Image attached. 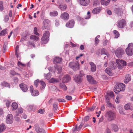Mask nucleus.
Masks as SVG:
<instances>
[{
  "label": "nucleus",
  "instance_id": "20e7f679",
  "mask_svg": "<svg viewBox=\"0 0 133 133\" xmlns=\"http://www.w3.org/2000/svg\"><path fill=\"white\" fill-rule=\"evenodd\" d=\"M70 67L74 71H75L79 69V65L77 61L70 62L69 64Z\"/></svg>",
  "mask_w": 133,
  "mask_h": 133
},
{
  "label": "nucleus",
  "instance_id": "f03ea898",
  "mask_svg": "<svg viewBox=\"0 0 133 133\" xmlns=\"http://www.w3.org/2000/svg\"><path fill=\"white\" fill-rule=\"evenodd\" d=\"M105 117L108 122L114 120L116 118V114L112 111L108 110L105 114Z\"/></svg>",
  "mask_w": 133,
  "mask_h": 133
},
{
  "label": "nucleus",
  "instance_id": "58836bf2",
  "mask_svg": "<svg viewBox=\"0 0 133 133\" xmlns=\"http://www.w3.org/2000/svg\"><path fill=\"white\" fill-rule=\"evenodd\" d=\"M114 34L115 35V38H117L119 36V34L118 31L116 30H114L113 31Z\"/></svg>",
  "mask_w": 133,
  "mask_h": 133
},
{
  "label": "nucleus",
  "instance_id": "dca6fc26",
  "mask_svg": "<svg viewBox=\"0 0 133 133\" xmlns=\"http://www.w3.org/2000/svg\"><path fill=\"white\" fill-rule=\"evenodd\" d=\"M75 22L74 20L71 19L66 24V26L67 27L71 28L74 26Z\"/></svg>",
  "mask_w": 133,
  "mask_h": 133
},
{
  "label": "nucleus",
  "instance_id": "c9c22d12",
  "mask_svg": "<svg viewBox=\"0 0 133 133\" xmlns=\"http://www.w3.org/2000/svg\"><path fill=\"white\" fill-rule=\"evenodd\" d=\"M119 87H120L122 91H124L125 89V84L122 83H120L119 84Z\"/></svg>",
  "mask_w": 133,
  "mask_h": 133
},
{
  "label": "nucleus",
  "instance_id": "13d9d810",
  "mask_svg": "<svg viewBox=\"0 0 133 133\" xmlns=\"http://www.w3.org/2000/svg\"><path fill=\"white\" fill-rule=\"evenodd\" d=\"M39 82V80L38 79L36 80L34 82V84L35 85L36 87H37L38 86Z\"/></svg>",
  "mask_w": 133,
  "mask_h": 133
},
{
  "label": "nucleus",
  "instance_id": "052dcab7",
  "mask_svg": "<svg viewBox=\"0 0 133 133\" xmlns=\"http://www.w3.org/2000/svg\"><path fill=\"white\" fill-rule=\"evenodd\" d=\"M57 100L59 102H66L65 100L62 98H59Z\"/></svg>",
  "mask_w": 133,
  "mask_h": 133
},
{
  "label": "nucleus",
  "instance_id": "3c124183",
  "mask_svg": "<svg viewBox=\"0 0 133 133\" xmlns=\"http://www.w3.org/2000/svg\"><path fill=\"white\" fill-rule=\"evenodd\" d=\"M108 96H110L111 97H113L114 96V95L113 92H112L110 91V92H109L107 93V95Z\"/></svg>",
  "mask_w": 133,
  "mask_h": 133
},
{
  "label": "nucleus",
  "instance_id": "f257e3e1",
  "mask_svg": "<svg viewBox=\"0 0 133 133\" xmlns=\"http://www.w3.org/2000/svg\"><path fill=\"white\" fill-rule=\"evenodd\" d=\"M126 62L123 60L120 59H116V62L112 61L109 63V66L112 70L116 69L117 66V65L119 69H121L122 66H125L126 65Z\"/></svg>",
  "mask_w": 133,
  "mask_h": 133
},
{
  "label": "nucleus",
  "instance_id": "a878e982",
  "mask_svg": "<svg viewBox=\"0 0 133 133\" xmlns=\"http://www.w3.org/2000/svg\"><path fill=\"white\" fill-rule=\"evenodd\" d=\"M119 84L118 85H117L115 89H114V91L115 92L116 94H117L120 91H122L120 87H119Z\"/></svg>",
  "mask_w": 133,
  "mask_h": 133
},
{
  "label": "nucleus",
  "instance_id": "603ef678",
  "mask_svg": "<svg viewBox=\"0 0 133 133\" xmlns=\"http://www.w3.org/2000/svg\"><path fill=\"white\" fill-rule=\"evenodd\" d=\"M99 41V39L96 37H95V44L96 45L98 44Z\"/></svg>",
  "mask_w": 133,
  "mask_h": 133
},
{
  "label": "nucleus",
  "instance_id": "e2e57ef3",
  "mask_svg": "<svg viewBox=\"0 0 133 133\" xmlns=\"http://www.w3.org/2000/svg\"><path fill=\"white\" fill-rule=\"evenodd\" d=\"M9 19V17L8 15H6L4 17L5 21L6 22L8 21Z\"/></svg>",
  "mask_w": 133,
  "mask_h": 133
},
{
  "label": "nucleus",
  "instance_id": "72a5a7b5",
  "mask_svg": "<svg viewBox=\"0 0 133 133\" xmlns=\"http://www.w3.org/2000/svg\"><path fill=\"white\" fill-rule=\"evenodd\" d=\"M58 7L61 10H62L66 9L67 8V6L65 4L64 5L61 4L59 5Z\"/></svg>",
  "mask_w": 133,
  "mask_h": 133
},
{
  "label": "nucleus",
  "instance_id": "4be33fe9",
  "mask_svg": "<svg viewBox=\"0 0 133 133\" xmlns=\"http://www.w3.org/2000/svg\"><path fill=\"white\" fill-rule=\"evenodd\" d=\"M62 60V58L58 57H55L54 58L53 61L54 63H59L61 62Z\"/></svg>",
  "mask_w": 133,
  "mask_h": 133
},
{
  "label": "nucleus",
  "instance_id": "5fc2aeb1",
  "mask_svg": "<svg viewBox=\"0 0 133 133\" xmlns=\"http://www.w3.org/2000/svg\"><path fill=\"white\" fill-rule=\"evenodd\" d=\"M101 53L102 54H106L105 49L104 48H102L101 50Z\"/></svg>",
  "mask_w": 133,
  "mask_h": 133
},
{
  "label": "nucleus",
  "instance_id": "39448f33",
  "mask_svg": "<svg viewBox=\"0 0 133 133\" xmlns=\"http://www.w3.org/2000/svg\"><path fill=\"white\" fill-rule=\"evenodd\" d=\"M125 52L127 54L131 56L133 54V43H131L128 45V47L125 49Z\"/></svg>",
  "mask_w": 133,
  "mask_h": 133
},
{
  "label": "nucleus",
  "instance_id": "4d7b16f0",
  "mask_svg": "<svg viewBox=\"0 0 133 133\" xmlns=\"http://www.w3.org/2000/svg\"><path fill=\"white\" fill-rule=\"evenodd\" d=\"M37 30V28L36 27H35L34 30V33L36 35L38 36L39 34V33H38Z\"/></svg>",
  "mask_w": 133,
  "mask_h": 133
},
{
  "label": "nucleus",
  "instance_id": "7c9ffc66",
  "mask_svg": "<svg viewBox=\"0 0 133 133\" xmlns=\"http://www.w3.org/2000/svg\"><path fill=\"white\" fill-rule=\"evenodd\" d=\"M39 83L41 85V86L40 87V89H43L45 88L46 84L43 81H40L39 82Z\"/></svg>",
  "mask_w": 133,
  "mask_h": 133
},
{
  "label": "nucleus",
  "instance_id": "49530a36",
  "mask_svg": "<svg viewBox=\"0 0 133 133\" xmlns=\"http://www.w3.org/2000/svg\"><path fill=\"white\" fill-rule=\"evenodd\" d=\"M99 4V1L98 0H95L94 3L93 5L95 6H96Z\"/></svg>",
  "mask_w": 133,
  "mask_h": 133
},
{
  "label": "nucleus",
  "instance_id": "8fccbe9b",
  "mask_svg": "<svg viewBox=\"0 0 133 133\" xmlns=\"http://www.w3.org/2000/svg\"><path fill=\"white\" fill-rule=\"evenodd\" d=\"M105 100L106 102H110V97L108 95H105Z\"/></svg>",
  "mask_w": 133,
  "mask_h": 133
},
{
  "label": "nucleus",
  "instance_id": "680f3d73",
  "mask_svg": "<svg viewBox=\"0 0 133 133\" xmlns=\"http://www.w3.org/2000/svg\"><path fill=\"white\" fill-rule=\"evenodd\" d=\"M65 98L66 99L68 100H70L72 99V97L71 96L68 95L66 96Z\"/></svg>",
  "mask_w": 133,
  "mask_h": 133
},
{
  "label": "nucleus",
  "instance_id": "a211bd4d",
  "mask_svg": "<svg viewBox=\"0 0 133 133\" xmlns=\"http://www.w3.org/2000/svg\"><path fill=\"white\" fill-rule=\"evenodd\" d=\"M87 78L88 81L90 83L92 84L96 83V81L94 79V78L91 76L87 75Z\"/></svg>",
  "mask_w": 133,
  "mask_h": 133
},
{
  "label": "nucleus",
  "instance_id": "c03bdc74",
  "mask_svg": "<svg viewBox=\"0 0 133 133\" xmlns=\"http://www.w3.org/2000/svg\"><path fill=\"white\" fill-rule=\"evenodd\" d=\"M53 106L54 111V112H55L58 109L57 104L54 103L53 104Z\"/></svg>",
  "mask_w": 133,
  "mask_h": 133
},
{
  "label": "nucleus",
  "instance_id": "393cba45",
  "mask_svg": "<svg viewBox=\"0 0 133 133\" xmlns=\"http://www.w3.org/2000/svg\"><path fill=\"white\" fill-rule=\"evenodd\" d=\"M60 81V79L58 78H51L50 81V83H56Z\"/></svg>",
  "mask_w": 133,
  "mask_h": 133
},
{
  "label": "nucleus",
  "instance_id": "69168bd1",
  "mask_svg": "<svg viewBox=\"0 0 133 133\" xmlns=\"http://www.w3.org/2000/svg\"><path fill=\"white\" fill-rule=\"evenodd\" d=\"M3 10V3L2 2H0V10Z\"/></svg>",
  "mask_w": 133,
  "mask_h": 133
},
{
  "label": "nucleus",
  "instance_id": "1a4fd4ad",
  "mask_svg": "<svg viewBox=\"0 0 133 133\" xmlns=\"http://www.w3.org/2000/svg\"><path fill=\"white\" fill-rule=\"evenodd\" d=\"M70 80L71 78L70 76L66 74L64 76L62 79V81L63 83H65L68 82Z\"/></svg>",
  "mask_w": 133,
  "mask_h": 133
},
{
  "label": "nucleus",
  "instance_id": "a19ab883",
  "mask_svg": "<svg viewBox=\"0 0 133 133\" xmlns=\"http://www.w3.org/2000/svg\"><path fill=\"white\" fill-rule=\"evenodd\" d=\"M60 87L63 90L65 91L66 90L67 88L66 85L64 84H61L60 85Z\"/></svg>",
  "mask_w": 133,
  "mask_h": 133
},
{
  "label": "nucleus",
  "instance_id": "4c0bfd02",
  "mask_svg": "<svg viewBox=\"0 0 133 133\" xmlns=\"http://www.w3.org/2000/svg\"><path fill=\"white\" fill-rule=\"evenodd\" d=\"M30 39L35 41H38L39 39V37L35 35H32L31 36Z\"/></svg>",
  "mask_w": 133,
  "mask_h": 133
},
{
  "label": "nucleus",
  "instance_id": "aec40b11",
  "mask_svg": "<svg viewBox=\"0 0 133 133\" xmlns=\"http://www.w3.org/2000/svg\"><path fill=\"white\" fill-rule=\"evenodd\" d=\"M131 76L129 74H127L125 76V79L124 80V83L127 84L128 83L131 79Z\"/></svg>",
  "mask_w": 133,
  "mask_h": 133
},
{
  "label": "nucleus",
  "instance_id": "5701e85b",
  "mask_svg": "<svg viewBox=\"0 0 133 133\" xmlns=\"http://www.w3.org/2000/svg\"><path fill=\"white\" fill-rule=\"evenodd\" d=\"M115 13L117 14L118 16H121L122 14V11L121 9L116 8L115 10Z\"/></svg>",
  "mask_w": 133,
  "mask_h": 133
},
{
  "label": "nucleus",
  "instance_id": "0eeeda50",
  "mask_svg": "<svg viewBox=\"0 0 133 133\" xmlns=\"http://www.w3.org/2000/svg\"><path fill=\"white\" fill-rule=\"evenodd\" d=\"M124 51L121 48H118L115 52L116 56L118 58H121L122 55L124 54Z\"/></svg>",
  "mask_w": 133,
  "mask_h": 133
},
{
  "label": "nucleus",
  "instance_id": "7ed1b4c3",
  "mask_svg": "<svg viewBox=\"0 0 133 133\" xmlns=\"http://www.w3.org/2000/svg\"><path fill=\"white\" fill-rule=\"evenodd\" d=\"M50 34L49 31H46L43 34V36L41 39V43L42 44H45L47 43L49 39V37Z\"/></svg>",
  "mask_w": 133,
  "mask_h": 133
},
{
  "label": "nucleus",
  "instance_id": "338daca9",
  "mask_svg": "<svg viewBox=\"0 0 133 133\" xmlns=\"http://www.w3.org/2000/svg\"><path fill=\"white\" fill-rule=\"evenodd\" d=\"M18 112L20 114H21L23 112V109L22 108H19L18 109Z\"/></svg>",
  "mask_w": 133,
  "mask_h": 133
},
{
  "label": "nucleus",
  "instance_id": "09e8293b",
  "mask_svg": "<svg viewBox=\"0 0 133 133\" xmlns=\"http://www.w3.org/2000/svg\"><path fill=\"white\" fill-rule=\"evenodd\" d=\"M107 105L108 107H111L114 108V106L112 105L111 104L110 102H107Z\"/></svg>",
  "mask_w": 133,
  "mask_h": 133
},
{
  "label": "nucleus",
  "instance_id": "423d86ee",
  "mask_svg": "<svg viewBox=\"0 0 133 133\" xmlns=\"http://www.w3.org/2000/svg\"><path fill=\"white\" fill-rule=\"evenodd\" d=\"M83 76V72L80 71V74L79 75H76L74 78L75 81L77 83H81L82 81V77Z\"/></svg>",
  "mask_w": 133,
  "mask_h": 133
},
{
  "label": "nucleus",
  "instance_id": "6e6d98bb",
  "mask_svg": "<svg viewBox=\"0 0 133 133\" xmlns=\"http://www.w3.org/2000/svg\"><path fill=\"white\" fill-rule=\"evenodd\" d=\"M45 112V110L43 109H39L38 111V113H40L41 114H43Z\"/></svg>",
  "mask_w": 133,
  "mask_h": 133
},
{
  "label": "nucleus",
  "instance_id": "a18cd8bd",
  "mask_svg": "<svg viewBox=\"0 0 133 133\" xmlns=\"http://www.w3.org/2000/svg\"><path fill=\"white\" fill-rule=\"evenodd\" d=\"M56 70H57L58 71V73H61L62 70V68L60 66H57L55 68Z\"/></svg>",
  "mask_w": 133,
  "mask_h": 133
},
{
  "label": "nucleus",
  "instance_id": "37998d69",
  "mask_svg": "<svg viewBox=\"0 0 133 133\" xmlns=\"http://www.w3.org/2000/svg\"><path fill=\"white\" fill-rule=\"evenodd\" d=\"M101 2L102 4L105 5L106 6L108 5L109 4V3L108 2L104 0H101Z\"/></svg>",
  "mask_w": 133,
  "mask_h": 133
},
{
  "label": "nucleus",
  "instance_id": "ddd939ff",
  "mask_svg": "<svg viewBox=\"0 0 133 133\" xmlns=\"http://www.w3.org/2000/svg\"><path fill=\"white\" fill-rule=\"evenodd\" d=\"M50 23V21L48 19H44L43 21L44 25L42 27V29L44 30L47 29Z\"/></svg>",
  "mask_w": 133,
  "mask_h": 133
},
{
  "label": "nucleus",
  "instance_id": "de8ad7c7",
  "mask_svg": "<svg viewBox=\"0 0 133 133\" xmlns=\"http://www.w3.org/2000/svg\"><path fill=\"white\" fill-rule=\"evenodd\" d=\"M10 74L13 76L15 75H18L19 77L20 76V75L19 74L16 73L14 70L11 71L10 72Z\"/></svg>",
  "mask_w": 133,
  "mask_h": 133
},
{
  "label": "nucleus",
  "instance_id": "4468645a",
  "mask_svg": "<svg viewBox=\"0 0 133 133\" xmlns=\"http://www.w3.org/2000/svg\"><path fill=\"white\" fill-rule=\"evenodd\" d=\"M19 86L21 90L24 92L26 91L29 88L28 85L23 83L20 84Z\"/></svg>",
  "mask_w": 133,
  "mask_h": 133
},
{
  "label": "nucleus",
  "instance_id": "473e14b6",
  "mask_svg": "<svg viewBox=\"0 0 133 133\" xmlns=\"http://www.w3.org/2000/svg\"><path fill=\"white\" fill-rule=\"evenodd\" d=\"M58 14L57 12L56 11H54L51 12L50 13V15L51 16H56Z\"/></svg>",
  "mask_w": 133,
  "mask_h": 133
},
{
  "label": "nucleus",
  "instance_id": "bf43d9fd",
  "mask_svg": "<svg viewBox=\"0 0 133 133\" xmlns=\"http://www.w3.org/2000/svg\"><path fill=\"white\" fill-rule=\"evenodd\" d=\"M89 116H87L85 117L84 118V122L87 121L89 118Z\"/></svg>",
  "mask_w": 133,
  "mask_h": 133
},
{
  "label": "nucleus",
  "instance_id": "bb28decb",
  "mask_svg": "<svg viewBox=\"0 0 133 133\" xmlns=\"http://www.w3.org/2000/svg\"><path fill=\"white\" fill-rule=\"evenodd\" d=\"M100 8H96L92 10V13L94 14H97L99 13L101 11Z\"/></svg>",
  "mask_w": 133,
  "mask_h": 133
},
{
  "label": "nucleus",
  "instance_id": "c85d7f7f",
  "mask_svg": "<svg viewBox=\"0 0 133 133\" xmlns=\"http://www.w3.org/2000/svg\"><path fill=\"white\" fill-rule=\"evenodd\" d=\"M1 84L2 85L3 87H7L9 88H10V84L4 81L2 82Z\"/></svg>",
  "mask_w": 133,
  "mask_h": 133
},
{
  "label": "nucleus",
  "instance_id": "412c9836",
  "mask_svg": "<svg viewBox=\"0 0 133 133\" xmlns=\"http://www.w3.org/2000/svg\"><path fill=\"white\" fill-rule=\"evenodd\" d=\"M111 126L112 130L115 132H117L119 128L117 125L114 124H111Z\"/></svg>",
  "mask_w": 133,
  "mask_h": 133
},
{
  "label": "nucleus",
  "instance_id": "cd10ccee",
  "mask_svg": "<svg viewBox=\"0 0 133 133\" xmlns=\"http://www.w3.org/2000/svg\"><path fill=\"white\" fill-rule=\"evenodd\" d=\"M6 129V127L3 123L1 124L0 125V133L2 132Z\"/></svg>",
  "mask_w": 133,
  "mask_h": 133
},
{
  "label": "nucleus",
  "instance_id": "2f4dec72",
  "mask_svg": "<svg viewBox=\"0 0 133 133\" xmlns=\"http://www.w3.org/2000/svg\"><path fill=\"white\" fill-rule=\"evenodd\" d=\"M32 95L34 96H38L39 94V92L37 90H35L31 92Z\"/></svg>",
  "mask_w": 133,
  "mask_h": 133
},
{
  "label": "nucleus",
  "instance_id": "f704fd0d",
  "mask_svg": "<svg viewBox=\"0 0 133 133\" xmlns=\"http://www.w3.org/2000/svg\"><path fill=\"white\" fill-rule=\"evenodd\" d=\"M51 73L49 72L48 74H45L44 76L45 78L47 79H49L51 78Z\"/></svg>",
  "mask_w": 133,
  "mask_h": 133
},
{
  "label": "nucleus",
  "instance_id": "79ce46f5",
  "mask_svg": "<svg viewBox=\"0 0 133 133\" xmlns=\"http://www.w3.org/2000/svg\"><path fill=\"white\" fill-rule=\"evenodd\" d=\"M131 104L130 103H128L124 106V108L126 110H128L130 108V106Z\"/></svg>",
  "mask_w": 133,
  "mask_h": 133
},
{
  "label": "nucleus",
  "instance_id": "9b49d317",
  "mask_svg": "<svg viewBox=\"0 0 133 133\" xmlns=\"http://www.w3.org/2000/svg\"><path fill=\"white\" fill-rule=\"evenodd\" d=\"M83 125L84 123L83 122H81L78 127H77V125H76L72 129L73 132H74L76 131H78L80 130Z\"/></svg>",
  "mask_w": 133,
  "mask_h": 133
},
{
  "label": "nucleus",
  "instance_id": "2eb2a0df",
  "mask_svg": "<svg viewBox=\"0 0 133 133\" xmlns=\"http://www.w3.org/2000/svg\"><path fill=\"white\" fill-rule=\"evenodd\" d=\"M60 17L62 19L65 20H67L69 19V15L68 13L64 12L61 14Z\"/></svg>",
  "mask_w": 133,
  "mask_h": 133
},
{
  "label": "nucleus",
  "instance_id": "c756f323",
  "mask_svg": "<svg viewBox=\"0 0 133 133\" xmlns=\"http://www.w3.org/2000/svg\"><path fill=\"white\" fill-rule=\"evenodd\" d=\"M11 106L13 108L12 110H15L17 108L18 105L16 102H13Z\"/></svg>",
  "mask_w": 133,
  "mask_h": 133
},
{
  "label": "nucleus",
  "instance_id": "774afa93",
  "mask_svg": "<svg viewBox=\"0 0 133 133\" xmlns=\"http://www.w3.org/2000/svg\"><path fill=\"white\" fill-rule=\"evenodd\" d=\"M55 25L56 26H57L59 25V21L58 20L56 19L55 20Z\"/></svg>",
  "mask_w": 133,
  "mask_h": 133
},
{
  "label": "nucleus",
  "instance_id": "f8f14e48",
  "mask_svg": "<svg viewBox=\"0 0 133 133\" xmlns=\"http://www.w3.org/2000/svg\"><path fill=\"white\" fill-rule=\"evenodd\" d=\"M126 24L125 21L123 19L119 21L118 23L117 26L119 28H123Z\"/></svg>",
  "mask_w": 133,
  "mask_h": 133
},
{
  "label": "nucleus",
  "instance_id": "0e129e2a",
  "mask_svg": "<svg viewBox=\"0 0 133 133\" xmlns=\"http://www.w3.org/2000/svg\"><path fill=\"white\" fill-rule=\"evenodd\" d=\"M95 108V106L93 105L92 107L90 108L89 109V110L92 111H93Z\"/></svg>",
  "mask_w": 133,
  "mask_h": 133
},
{
  "label": "nucleus",
  "instance_id": "f3484780",
  "mask_svg": "<svg viewBox=\"0 0 133 133\" xmlns=\"http://www.w3.org/2000/svg\"><path fill=\"white\" fill-rule=\"evenodd\" d=\"M82 5L86 6L88 5L90 2V0H77Z\"/></svg>",
  "mask_w": 133,
  "mask_h": 133
},
{
  "label": "nucleus",
  "instance_id": "e433bc0d",
  "mask_svg": "<svg viewBox=\"0 0 133 133\" xmlns=\"http://www.w3.org/2000/svg\"><path fill=\"white\" fill-rule=\"evenodd\" d=\"M28 110L29 111H31L32 109L35 108L36 106L33 105H29L27 106Z\"/></svg>",
  "mask_w": 133,
  "mask_h": 133
},
{
  "label": "nucleus",
  "instance_id": "b1692460",
  "mask_svg": "<svg viewBox=\"0 0 133 133\" xmlns=\"http://www.w3.org/2000/svg\"><path fill=\"white\" fill-rule=\"evenodd\" d=\"M111 69L110 68H108L105 70V72L110 76H111L113 75V73L111 72Z\"/></svg>",
  "mask_w": 133,
  "mask_h": 133
},
{
  "label": "nucleus",
  "instance_id": "ea45409f",
  "mask_svg": "<svg viewBox=\"0 0 133 133\" xmlns=\"http://www.w3.org/2000/svg\"><path fill=\"white\" fill-rule=\"evenodd\" d=\"M6 30H4L1 31L0 33V36H4L7 34Z\"/></svg>",
  "mask_w": 133,
  "mask_h": 133
},
{
  "label": "nucleus",
  "instance_id": "9d476101",
  "mask_svg": "<svg viewBox=\"0 0 133 133\" xmlns=\"http://www.w3.org/2000/svg\"><path fill=\"white\" fill-rule=\"evenodd\" d=\"M13 117L11 114H9L7 116L6 121V123L8 124H10L12 123L13 121Z\"/></svg>",
  "mask_w": 133,
  "mask_h": 133
},
{
  "label": "nucleus",
  "instance_id": "6ab92c4d",
  "mask_svg": "<svg viewBox=\"0 0 133 133\" xmlns=\"http://www.w3.org/2000/svg\"><path fill=\"white\" fill-rule=\"evenodd\" d=\"M89 64L91 65V71L92 72H95L96 70V65L92 62H90Z\"/></svg>",
  "mask_w": 133,
  "mask_h": 133
},
{
  "label": "nucleus",
  "instance_id": "864d4df0",
  "mask_svg": "<svg viewBox=\"0 0 133 133\" xmlns=\"http://www.w3.org/2000/svg\"><path fill=\"white\" fill-rule=\"evenodd\" d=\"M87 16L85 17V19H89L90 18L91 15H90V12L89 11H88L87 13Z\"/></svg>",
  "mask_w": 133,
  "mask_h": 133
},
{
  "label": "nucleus",
  "instance_id": "6e6552de",
  "mask_svg": "<svg viewBox=\"0 0 133 133\" xmlns=\"http://www.w3.org/2000/svg\"><path fill=\"white\" fill-rule=\"evenodd\" d=\"M35 129L37 133H45V130L43 128H40L39 124H35Z\"/></svg>",
  "mask_w": 133,
  "mask_h": 133
}]
</instances>
